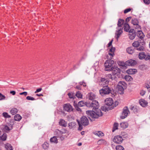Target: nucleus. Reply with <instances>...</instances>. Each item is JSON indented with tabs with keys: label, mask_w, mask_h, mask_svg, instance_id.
I'll list each match as a JSON object with an SVG mask.
<instances>
[{
	"label": "nucleus",
	"mask_w": 150,
	"mask_h": 150,
	"mask_svg": "<svg viewBox=\"0 0 150 150\" xmlns=\"http://www.w3.org/2000/svg\"><path fill=\"white\" fill-rule=\"evenodd\" d=\"M86 113L88 116V117L93 118H97L103 115V113L101 110L100 109H97L94 112L93 111H87Z\"/></svg>",
	"instance_id": "f257e3e1"
},
{
	"label": "nucleus",
	"mask_w": 150,
	"mask_h": 150,
	"mask_svg": "<svg viewBox=\"0 0 150 150\" xmlns=\"http://www.w3.org/2000/svg\"><path fill=\"white\" fill-rule=\"evenodd\" d=\"M113 102V99L112 98H106L105 100V104L109 106L110 108H107V107L105 106H103L101 108L102 110L106 112L107 111H108L109 110L112 109V108H110L112 106Z\"/></svg>",
	"instance_id": "f03ea898"
},
{
	"label": "nucleus",
	"mask_w": 150,
	"mask_h": 150,
	"mask_svg": "<svg viewBox=\"0 0 150 150\" xmlns=\"http://www.w3.org/2000/svg\"><path fill=\"white\" fill-rule=\"evenodd\" d=\"M114 62V61L111 59L106 60L104 65L105 71H111L113 67L112 66Z\"/></svg>",
	"instance_id": "7ed1b4c3"
},
{
	"label": "nucleus",
	"mask_w": 150,
	"mask_h": 150,
	"mask_svg": "<svg viewBox=\"0 0 150 150\" xmlns=\"http://www.w3.org/2000/svg\"><path fill=\"white\" fill-rule=\"evenodd\" d=\"M112 90L111 88L108 86H103L102 88L100 90V94L102 96L109 94L110 93H112Z\"/></svg>",
	"instance_id": "20e7f679"
},
{
	"label": "nucleus",
	"mask_w": 150,
	"mask_h": 150,
	"mask_svg": "<svg viewBox=\"0 0 150 150\" xmlns=\"http://www.w3.org/2000/svg\"><path fill=\"white\" fill-rule=\"evenodd\" d=\"M126 84L124 81H119L117 86L118 91L120 94L123 93L124 89L126 88Z\"/></svg>",
	"instance_id": "39448f33"
},
{
	"label": "nucleus",
	"mask_w": 150,
	"mask_h": 150,
	"mask_svg": "<svg viewBox=\"0 0 150 150\" xmlns=\"http://www.w3.org/2000/svg\"><path fill=\"white\" fill-rule=\"evenodd\" d=\"M99 104L98 102L96 100H93L91 103H88L87 106L93 108V109L96 110L99 107Z\"/></svg>",
	"instance_id": "423d86ee"
},
{
	"label": "nucleus",
	"mask_w": 150,
	"mask_h": 150,
	"mask_svg": "<svg viewBox=\"0 0 150 150\" xmlns=\"http://www.w3.org/2000/svg\"><path fill=\"white\" fill-rule=\"evenodd\" d=\"M123 139L122 136L120 135H117L115 136L113 139V142L116 144H120L122 143Z\"/></svg>",
	"instance_id": "0eeeda50"
},
{
	"label": "nucleus",
	"mask_w": 150,
	"mask_h": 150,
	"mask_svg": "<svg viewBox=\"0 0 150 150\" xmlns=\"http://www.w3.org/2000/svg\"><path fill=\"white\" fill-rule=\"evenodd\" d=\"M129 113V111L128 107L127 106L124 107L123 109L122 115L120 118L122 119L125 118L127 117Z\"/></svg>",
	"instance_id": "6e6552de"
},
{
	"label": "nucleus",
	"mask_w": 150,
	"mask_h": 150,
	"mask_svg": "<svg viewBox=\"0 0 150 150\" xmlns=\"http://www.w3.org/2000/svg\"><path fill=\"white\" fill-rule=\"evenodd\" d=\"M63 133L64 132L58 129H56L54 132V135L56 137L59 138L62 141L63 140L64 138V136L62 135Z\"/></svg>",
	"instance_id": "1a4fd4ad"
},
{
	"label": "nucleus",
	"mask_w": 150,
	"mask_h": 150,
	"mask_svg": "<svg viewBox=\"0 0 150 150\" xmlns=\"http://www.w3.org/2000/svg\"><path fill=\"white\" fill-rule=\"evenodd\" d=\"M108 79L105 78H101L99 82V85L103 87V86H108Z\"/></svg>",
	"instance_id": "9d476101"
},
{
	"label": "nucleus",
	"mask_w": 150,
	"mask_h": 150,
	"mask_svg": "<svg viewBox=\"0 0 150 150\" xmlns=\"http://www.w3.org/2000/svg\"><path fill=\"white\" fill-rule=\"evenodd\" d=\"M139 57L140 59H144L145 60H147L150 59V55H146L144 52H142L139 53Z\"/></svg>",
	"instance_id": "9b49d317"
},
{
	"label": "nucleus",
	"mask_w": 150,
	"mask_h": 150,
	"mask_svg": "<svg viewBox=\"0 0 150 150\" xmlns=\"http://www.w3.org/2000/svg\"><path fill=\"white\" fill-rule=\"evenodd\" d=\"M145 42L143 40H139L134 42L132 44V45L135 47L137 48L141 45H144Z\"/></svg>",
	"instance_id": "f8f14e48"
},
{
	"label": "nucleus",
	"mask_w": 150,
	"mask_h": 150,
	"mask_svg": "<svg viewBox=\"0 0 150 150\" xmlns=\"http://www.w3.org/2000/svg\"><path fill=\"white\" fill-rule=\"evenodd\" d=\"M80 122L84 126H86L89 124L88 119L86 117L84 116L82 117Z\"/></svg>",
	"instance_id": "ddd939ff"
},
{
	"label": "nucleus",
	"mask_w": 150,
	"mask_h": 150,
	"mask_svg": "<svg viewBox=\"0 0 150 150\" xmlns=\"http://www.w3.org/2000/svg\"><path fill=\"white\" fill-rule=\"evenodd\" d=\"M64 108L65 111L68 112H71L73 111V108L72 106L69 103L64 104Z\"/></svg>",
	"instance_id": "4468645a"
},
{
	"label": "nucleus",
	"mask_w": 150,
	"mask_h": 150,
	"mask_svg": "<svg viewBox=\"0 0 150 150\" xmlns=\"http://www.w3.org/2000/svg\"><path fill=\"white\" fill-rule=\"evenodd\" d=\"M117 30H116V32L115 33V38H116L117 40L119 37L120 36V35L122 33V29H121V28H118V27L117 28Z\"/></svg>",
	"instance_id": "2eb2a0df"
},
{
	"label": "nucleus",
	"mask_w": 150,
	"mask_h": 150,
	"mask_svg": "<svg viewBox=\"0 0 150 150\" xmlns=\"http://www.w3.org/2000/svg\"><path fill=\"white\" fill-rule=\"evenodd\" d=\"M111 71H112V74L115 76V75H118L120 74V70L117 67H114L112 68Z\"/></svg>",
	"instance_id": "dca6fc26"
},
{
	"label": "nucleus",
	"mask_w": 150,
	"mask_h": 150,
	"mask_svg": "<svg viewBox=\"0 0 150 150\" xmlns=\"http://www.w3.org/2000/svg\"><path fill=\"white\" fill-rule=\"evenodd\" d=\"M136 64V62L132 59L129 60L125 62V64L128 66H133Z\"/></svg>",
	"instance_id": "f3484780"
},
{
	"label": "nucleus",
	"mask_w": 150,
	"mask_h": 150,
	"mask_svg": "<svg viewBox=\"0 0 150 150\" xmlns=\"http://www.w3.org/2000/svg\"><path fill=\"white\" fill-rule=\"evenodd\" d=\"M12 129V125L11 124H8V125H5L4 126L3 130L4 131L6 132Z\"/></svg>",
	"instance_id": "a211bd4d"
},
{
	"label": "nucleus",
	"mask_w": 150,
	"mask_h": 150,
	"mask_svg": "<svg viewBox=\"0 0 150 150\" xmlns=\"http://www.w3.org/2000/svg\"><path fill=\"white\" fill-rule=\"evenodd\" d=\"M139 103L143 107H145L147 104V102L144 99H140L139 100Z\"/></svg>",
	"instance_id": "6ab92c4d"
},
{
	"label": "nucleus",
	"mask_w": 150,
	"mask_h": 150,
	"mask_svg": "<svg viewBox=\"0 0 150 150\" xmlns=\"http://www.w3.org/2000/svg\"><path fill=\"white\" fill-rule=\"evenodd\" d=\"M137 32L138 34L137 36L140 39V40H143V39L144 38V33L142 32V31L140 30H137Z\"/></svg>",
	"instance_id": "aec40b11"
},
{
	"label": "nucleus",
	"mask_w": 150,
	"mask_h": 150,
	"mask_svg": "<svg viewBox=\"0 0 150 150\" xmlns=\"http://www.w3.org/2000/svg\"><path fill=\"white\" fill-rule=\"evenodd\" d=\"M59 124L60 125L64 127H66L67 126V122L64 120L62 119L60 120L59 122Z\"/></svg>",
	"instance_id": "412c9836"
},
{
	"label": "nucleus",
	"mask_w": 150,
	"mask_h": 150,
	"mask_svg": "<svg viewBox=\"0 0 150 150\" xmlns=\"http://www.w3.org/2000/svg\"><path fill=\"white\" fill-rule=\"evenodd\" d=\"M93 134L95 135H97L100 137L104 136V134L100 131H95L93 132Z\"/></svg>",
	"instance_id": "4be33fe9"
},
{
	"label": "nucleus",
	"mask_w": 150,
	"mask_h": 150,
	"mask_svg": "<svg viewBox=\"0 0 150 150\" xmlns=\"http://www.w3.org/2000/svg\"><path fill=\"white\" fill-rule=\"evenodd\" d=\"M120 126L121 128L125 129L128 127V125L127 122H124L121 123Z\"/></svg>",
	"instance_id": "5701e85b"
},
{
	"label": "nucleus",
	"mask_w": 150,
	"mask_h": 150,
	"mask_svg": "<svg viewBox=\"0 0 150 150\" xmlns=\"http://www.w3.org/2000/svg\"><path fill=\"white\" fill-rule=\"evenodd\" d=\"M124 28L125 31L126 32H129L130 29V27L127 23H126L124 24Z\"/></svg>",
	"instance_id": "b1692460"
},
{
	"label": "nucleus",
	"mask_w": 150,
	"mask_h": 150,
	"mask_svg": "<svg viewBox=\"0 0 150 150\" xmlns=\"http://www.w3.org/2000/svg\"><path fill=\"white\" fill-rule=\"evenodd\" d=\"M124 20L122 19H119L117 23L118 28L121 27L124 24Z\"/></svg>",
	"instance_id": "393cba45"
},
{
	"label": "nucleus",
	"mask_w": 150,
	"mask_h": 150,
	"mask_svg": "<svg viewBox=\"0 0 150 150\" xmlns=\"http://www.w3.org/2000/svg\"><path fill=\"white\" fill-rule=\"evenodd\" d=\"M50 142L52 143H54L57 144L58 141L56 136H54L51 138L50 139Z\"/></svg>",
	"instance_id": "a878e982"
},
{
	"label": "nucleus",
	"mask_w": 150,
	"mask_h": 150,
	"mask_svg": "<svg viewBox=\"0 0 150 150\" xmlns=\"http://www.w3.org/2000/svg\"><path fill=\"white\" fill-rule=\"evenodd\" d=\"M130 109L131 110H133V111L134 112H137L138 111V108L136 105H135L133 106H131Z\"/></svg>",
	"instance_id": "bb28decb"
},
{
	"label": "nucleus",
	"mask_w": 150,
	"mask_h": 150,
	"mask_svg": "<svg viewBox=\"0 0 150 150\" xmlns=\"http://www.w3.org/2000/svg\"><path fill=\"white\" fill-rule=\"evenodd\" d=\"M97 144L98 145H101V144H105V145L106 144V142L105 140L103 139H100L97 142Z\"/></svg>",
	"instance_id": "cd10ccee"
},
{
	"label": "nucleus",
	"mask_w": 150,
	"mask_h": 150,
	"mask_svg": "<svg viewBox=\"0 0 150 150\" xmlns=\"http://www.w3.org/2000/svg\"><path fill=\"white\" fill-rule=\"evenodd\" d=\"M5 148L6 150H13V147L11 145L8 143H7L5 145Z\"/></svg>",
	"instance_id": "c85d7f7f"
},
{
	"label": "nucleus",
	"mask_w": 150,
	"mask_h": 150,
	"mask_svg": "<svg viewBox=\"0 0 150 150\" xmlns=\"http://www.w3.org/2000/svg\"><path fill=\"white\" fill-rule=\"evenodd\" d=\"M76 124L75 122H73L68 124V126L69 128H74L76 127Z\"/></svg>",
	"instance_id": "c756f323"
},
{
	"label": "nucleus",
	"mask_w": 150,
	"mask_h": 150,
	"mask_svg": "<svg viewBox=\"0 0 150 150\" xmlns=\"http://www.w3.org/2000/svg\"><path fill=\"white\" fill-rule=\"evenodd\" d=\"M88 99L91 100L94 99L95 98V96L93 93H90L88 94Z\"/></svg>",
	"instance_id": "7c9ffc66"
},
{
	"label": "nucleus",
	"mask_w": 150,
	"mask_h": 150,
	"mask_svg": "<svg viewBox=\"0 0 150 150\" xmlns=\"http://www.w3.org/2000/svg\"><path fill=\"white\" fill-rule=\"evenodd\" d=\"M22 117L21 115L19 114H16V115L14 117V120L15 121H20Z\"/></svg>",
	"instance_id": "2f4dec72"
},
{
	"label": "nucleus",
	"mask_w": 150,
	"mask_h": 150,
	"mask_svg": "<svg viewBox=\"0 0 150 150\" xmlns=\"http://www.w3.org/2000/svg\"><path fill=\"white\" fill-rule=\"evenodd\" d=\"M127 52L130 54H132L134 52V50L132 47H129L127 48L126 50Z\"/></svg>",
	"instance_id": "473e14b6"
},
{
	"label": "nucleus",
	"mask_w": 150,
	"mask_h": 150,
	"mask_svg": "<svg viewBox=\"0 0 150 150\" xmlns=\"http://www.w3.org/2000/svg\"><path fill=\"white\" fill-rule=\"evenodd\" d=\"M18 110L17 108H12L10 111V113L13 115L16 114L17 113Z\"/></svg>",
	"instance_id": "72a5a7b5"
},
{
	"label": "nucleus",
	"mask_w": 150,
	"mask_h": 150,
	"mask_svg": "<svg viewBox=\"0 0 150 150\" xmlns=\"http://www.w3.org/2000/svg\"><path fill=\"white\" fill-rule=\"evenodd\" d=\"M136 70V69H129L127 71V73L130 74H134Z\"/></svg>",
	"instance_id": "f704fd0d"
},
{
	"label": "nucleus",
	"mask_w": 150,
	"mask_h": 150,
	"mask_svg": "<svg viewBox=\"0 0 150 150\" xmlns=\"http://www.w3.org/2000/svg\"><path fill=\"white\" fill-rule=\"evenodd\" d=\"M42 146L44 149H47L49 147V144L47 142H45L42 145Z\"/></svg>",
	"instance_id": "c9c22d12"
},
{
	"label": "nucleus",
	"mask_w": 150,
	"mask_h": 150,
	"mask_svg": "<svg viewBox=\"0 0 150 150\" xmlns=\"http://www.w3.org/2000/svg\"><path fill=\"white\" fill-rule=\"evenodd\" d=\"M125 80L127 81H131L132 80V78L129 75H126L125 77Z\"/></svg>",
	"instance_id": "e433bc0d"
},
{
	"label": "nucleus",
	"mask_w": 150,
	"mask_h": 150,
	"mask_svg": "<svg viewBox=\"0 0 150 150\" xmlns=\"http://www.w3.org/2000/svg\"><path fill=\"white\" fill-rule=\"evenodd\" d=\"M88 104H86V103L84 102L83 101H79L78 103V105L79 107H83L85 105H87Z\"/></svg>",
	"instance_id": "4c0bfd02"
},
{
	"label": "nucleus",
	"mask_w": 150,
	"mask_h": 150,
	"mask_svg": "<svg viewBox=\"0 0 150 150\" xmlns=\"http://www.w3.org/2000/svg\"><path fill=\"white\" fill-rule=\"evenodd\" d=\"M132 23L134 25H138L139 23V22L137 19L133 18L132 20Z\"/></svg>",
	"instance_id": "58836bf2"
},
{
	"label": "nucleus",
	"mask_w": 150,
	"mask_h": 150,
	"mask_svg": "<svg viewBox=\"0 0 150 150\" xmlns=\"http://www.w3.org/2000/svg\"><path fill=\"white\" fill-rule=\"evenodd\" d=\"M106 79H111L112 80L114 79L115 78V76L114 75H112L111 74H108L106 76Z\"/></svg>",
	"instance_id": "ea45409f"
},
{
	"label": "nucleus",
	"mask_w": 150,
	"mask_h": 150,
	"mask_svg": "<svg viewBox=\"0 0 150 150\" xmlns=\"http://www.w3.org/2000/svg\"><path fill=\"white\" fill-rule=\"evenodd\" d=\"M118 123H115L113 125L112 132H114L116 129H118Z\"/></svg>",
	"instance_id": "a19ab883"
},
{
	"label": "nucleus",
	"mask_w": 150,
	"mask_h": 150,
	"mask_svg": "<svg viewBox=\"0 0 150 150\" xmlns=\"http://www.w3.org/2000/svg\"><path fill=\"white\" fill-rule=\"evenodd\" d=\"M2 116L5 118H10L11 116L10 115H9L6 112H4L2 113Z\"/></svg>",
	"instance_id": "79ce46f5"
},
{
	"label": "nucleus",
	"mask_w": 150,
	"mask_h": 150,
	"mask_svg": "<svg viewBox=\"0 0 150 150\" xmlns=\"http://www.w3.org/2000/svg\"><path fill=\"white\" fill-rule=\"evenodd\" d=\"M1 139L3 141L6 140V134L5 133H4L3 135L0 136Z\"/></svg>",
	"instance_id": "37998d69"
},
{
	"label": "nucleus",
	"mask_w": 150,
	"mask_h": 150,
	"mask_svg": "<svg viewBox=\"0 0 150 150\" xmlns=\"http://www.w3.org/2000/svg\"><path fill=\"white\" fill-rule=\"evenodd\" d=\"M139 46V47L136 49L137 50L140 51H143L144 50V45H141Z\"/></svg>",
	"instance_id": "c03bdc74"
},
{
	"label": "nucleus",
	"mask_w": 150,
	"mask_h": 150,
	"mask_svg": "<svg viewBox=\"0 0 150 150\" xmlns=\"http://www.w3.org/2000/svg\"><path fill=\"white\" fill-rule=\"evenodd\" d=\"M74 106L76 109L78 111H81V109L79 107V106L75 102H74Z\"/></svg>",
	"instance_id": "a18cd8bd"
},
{
	"label": "nucleus",
	"mask_w": 150,
	"mask_h": 150,
	"mask_svg": "<svg viewBox=\"0 0 150 150\" xmlns=\"http://www.w3.org/2000/svg\"><path fill=\"white\" fill-rule=\"evenodd\" d=\"M116 150H124V149L123 147L121 145H117L116 147Z\"/></svg>",
	"instance_id": "49530a36"
},
{
	"label": "nucleus",
	"mask_w": 150,
	"mask_h": 150,
	"mask_svg": "<svg viewBox=\"0 0 150 150\" xmlns=\"http://www.w3.org/2000/svg\"><path fill=\"white\" fill-rule=\"evenodd\" d=\"M76 96L79 98H82V95L80 91H78L77 92Z\"/></svg>",
	"instance_id": "de8ad7c7"
},
{
	"label": "nucleus",
	"mask_w": 150,
	"mask_h": 150,
	"mask_svg": "<svg viewBox=\"0 0 150 150\" xmlns=\"http://www.w3.org/2000/svg\"><path fill=\"white\" fill-rule=\"evenodd\" d=\"M135 36V34L133 33H132V34H130L129 35V37L131 40L134 39Z\"/></svg>",
	"instance_id": "09e8293b"
},
{
	"label": "nucleus",
	"mask_w": 150,
	"mask_h": 150,
	"mask_svg": "<svg viewBox=\"0 0 150 150\" xmlns=\"http://www.w3.org/2000/svg\"><path fill=\"white\" fill-rule=\"evenodd\" d=\"M78 123L79 125V127L78 128V130L81 131L83 129L82 125L80 123V122L78 121Z\"/></svg>",
	"instance_id": "8fccbe9b"
},
{
	"label": "nucleus",
	"mask_w": 150,
	"mask_h": 150,
	"mask_svg": "<svg viewBox=\"0 0 150 150\" xmlns=\"http://www.w3.org/2000/svg\"><path fill=\"white\" fill-rule=\"evenodd\" d=\"M26 99L28 100H35V99L34 98L30 96H27Z\"/></svg>",
	"instance_id": "3c124183"
},
{
	"label": "nucleus",
	"mask_w": 150,
	"mask_h": 150,
	"mask_svg": "<svg viewBox=\"0 0 150 150\" xmlns=\"http://www.w3.org/2000/svg\"><path fill=\"white\" fill-rule=\"evenodd\" d=\"M118 104V102L116 101L114 103H113L112 106L110 108H112V109L114 107H115L116 106H117Z\"/></svg>",
	"instance_id": "603ef678"
},
{
	"label": "nucleus",
	"mask_w": 150,
	"mask_h": 150,
	"mask_svg": "<svg viewBox=\"0 0 150 150\" xmlns=\"http://www.w3.org/2000/svg\"><path fill=\"white\" fill-rule=\"evenodd\" d=\"M5 98V96L0 93V100H4Z\"/></svg>",
	"instance_id": "864d4df0"
},
{
	"label": "nucleus",
	"mask_w": 150,
	"mask_h": 150,
	"mask_svg": "<svg viewBox=\"0 0 150 150\" xmlns=\"http://www.w3.org/2000/svg\"><path fill=\"white\" fill-rule=\"evenodd\" d=\"M68 95L69 98H74L73 97L74 94L73 93H68Z\"/></svg>",
	"instance_id": "5fc2aeb1"
},
{
	"label": "nucleus",
	"mask_w": 150,
	"mask_h": 150,
	"mask_svg": "<svg viewBox=\"0 0 150 150\" xmlns=\"http://www.w3.org/2000/svg\"><path fill=\"white\" fill-rule=\"evenodd\" d=\"M131 10V8H128L127 9H125L124 11V13H127L128 12L130 11Z\"/></svg>",
	"instance_id": "6e6d98bb"
},
{
	"label": "nucleus",
	"mask_w": 150,
	"mask_h": 150,
	"mask_svg": "<svg viewBox=\"0 0 150 150\" xmlns=\"http://www.w3.org/2000/svg\"><path fill=\"white\" fill-rule=\"evenodd\" d=\"M143 1L146 4H149L150 3V0H143Z\"/></svg>",
	"instance_id": "4d7b16f0"
},
{
	"label": "nucleus",
	"mask_w": 150,
	"mask_h": 150,
	"mask_svg": "<svg viewBox=\"0 0 150 150\" xmlns=\"http://www.w3.org/2000/svg\"><path fill=\"white\" fill-rule=\"evenodd\" d=\"M115 47H112L111 49L110 50L109 52H113L114 53L115 51Z\"/></svg>",
	"instance_id": "13d9d810"
},
{
	"label": "nucleus",
	"mask_w": 150,
	"mask_h": 150,
	"mask_svg": "<svg viewBox=\"0 0 150 150\" xmlns=\"http://www.w3.org/2000/svg\"><path fill=\"white\" fill-rule=\"evenodd\" d=\"M80 85H83L84 87L86 86V83L84 82V81H83L82 82H81L80 83Z\"/></svg>",
	"instance_id": "bf43d9fd"
},
{
	"label": "nucleus",
	"mask_w": 150,
	"mask_h": 150,
	"mask_svg": "<svg viewBox=\"0 0 150 150\" xmlns=\"http://www.w3.org/2000/svg\"><path fill=\"white\" fill-rule=\"evenodd\" d=\"M145 93V91L143 90L141 91L140 93V94L142 96H143Z\"/></svg>",
	"instance_id": "052dcab7"
},
{
	"label": "nucleus",
	"mask_w": 150,
	"mask_h": 150,
	"mask_svg": "<svg viewBox=\"0 0 150 150\" xmlns=\"http://www.w3.org/2000/svg\"><path fill=\"white\" fill-rule=\"evenodd\" d=\"M108 54L111 56V57L110 58H112V57L114 55V53L113 52H110L108 53Z\"/></svg>",
	"instance_id": "680f3d73"
},
{
	"label": "nucleus",
	"mask_w": 150,
	"mask_h": 150,
	"mask_svg": "<svg viewBox=\"0 0 150 150\" xmlns=\"http://www.w3.org/2000/svg\"><path fill=\"white\" fill-rule=\"evenodd\" d=\"M20 94L21 95H23L25 96H26L27 95V93L26 92H24L20 93Z\"/></svg>",
	"instance_id": "e2e57ef3"
},
{
	"label": "nucleus",
	"mask_w": 150,
	"mask_h": 150,
	"mask_svg": "<svg viewBox=\"0 0 150 150\" xmlns=\"http://www.w3.org/2000/svg\"><path fill=\"white\" fill-rule=\"evenodd\" d=\"M42 90V88H40L37 89L36 91L35 92V93H37L39 92L40 91Z\"/></svg>",
	"instance_id": "0e129e2a"
},
{
	"label": "nucleus",
	"mask_w": 150,
	"mask_h": 150,
	"mask_svg": "<svg viewBox=\"0 0 150 150\" xmlns=\"http://www.w3.org/2000/svg\"><path fill=\"white\" fill-rule=\"evenodd\" d=\"M135 25L136 26L134 27V28H136V29H139V28L140 29H141V27L140 25H139L138 24V25Z\"/></svg>",
	"instance_id": "69168bd1"
},
{
	"label": "nucleus",
	"mask_w": 150,
	"mask_h": 150,
	"mask_svg": "<svg viewBox=\"0 0 150 150\" xmlns=\"http://www.w3.org/2000/svg\"><path fill=\"white\" fill-rule=\"evenodd\" d=\"M10 93L13 95H14L16 94V92L14 91H11L10 92Z\"/></svg>",
	"instance_id": "338daca9"
},
{
	"label": "nucleus",
	"mask_w": 150,
	"mask_h": 150,
	"mask_svg": "<svg viewBox=\"0 0 150 150\" xmlns=\"http://www.w3.org/2000/svg\"><path fill=\"white\" fill-rule=\"evenodd\" d=\"M131 18V17H127L126 19V21L127 22H128L130 21Z\"/></svg>",
	"instance_id": "774afa93"
}]
</instances>
